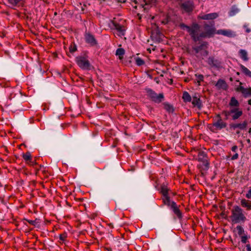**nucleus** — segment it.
Returning a JSON list of instances; mask_svg holds the SVG:
<instances>
[{"label": "nucleus", "instance_id": "473e14b6", "mask_svg": "<svg viewBox=\"0 0 251 251\" xmlns=\"http://www.w3.org/2000/svg\"><path fill=\"white\" fill-rule=\"evenodd\" d=\"M248 239V237L246 235H243L241 236V241L243 243H246L247 242V240Z\"/></svg>", "mask_w": 251, "mask_h": 251}, {"label": "nucleus", "instance_id": "58836bf2", "mask_svg": "<svg viewBox=\"0 0 251 251\" xmlns=\"http://www.w3.org/2000/svg\"><path fill=\"white\" fill-rule=\"evenodd\" d=\"M246 247L248 251H251V247L250 245H247Z\"/></svg>", "mask_w": 251, "mask_h": 251}, {"label": "nucleus", "instance_id": "bb28decb", "mask_svg": "<svg viewBox=\"0 0 251 251\" xmlns=\"http://www.w3.org/2000/svg\"><path fill=\"white\" fill-rule=\"evenodd\" d=\"M230 105L231 106H237L238 105V102L234 98H232L230 102Z\"/></svg>", "mask_w": 251, "mask_h": 251}, {"label": "nucleus", "instance_id": "9d476101", "mask_svg": "<svg viewBox=\"0 0 251 251\" xmlns=\"http://www.w3.org/2000/svg\"><path fill=\"white\" fill-rule=\"evenodd\" d=\"M236 90L237 91L241 92L245 97L251 95V88H244L242 86H239L237 88Z\"/></svg>", "mask_w": 251, "mask_h": 251}, {"label": "nucleus", "instance_id": "37998d69", "mask_svg": "<svg viewBox=\"0 0 251 251\" xmlns=\"http://www.w3.org/2000/svg\"><path fill=\"white\" fill-rule=\"evenodd\" d=\"M248 103L250 105H251V99L249 101H248Z\"/></svg>", "mask_w": 251, "mask_h": 251}, {"label": "nucleus", "instance_id": "c756f323", "mask_svg": "<svg viewBox=\"0 0 251 251\" xmlns=\"http://www.w3.org/2000/svg\"><path fill=\"white\" fill-rule=\"evenodd\" d=\"M136 63L138 66H141V65H142L143 64H144V62L140 58L137 57V58H136Z\"/></svg>", "mask_w": 251, "mask_h": 251}, {"label": "nucleus", "instance_id": "f704fd0d", "mask_svg": "<svg viewBox=\"0 0 251 251\" xmlns=\"http://www.w3.org/2000/svg\"><path fill=\"white\" fill-rule=\"evenodd\" d=\"M246 197L248 199H251V189L246 194Z\"/></svg>", "mask_w": 251, "mask_h": 251}, {"label": "nucleus", "instance_id": "f03ea898", "mask_svg": "<svg viewBox=\"0 0 251 251\" xmlns=\"http://www.w3.org/2000/svg\"><path fill=\"white\" fill-rule=\"evenodd\" d=\"M180 27L182 29L186 30L195 41L199 39L198 31L200 27L198 25L193 24L191 27H189L184 24H181Z\"/></svg>", "mask_w": 251, "mask_h": 251}, {"label": "nucleus", "instance_id": "6e6552de", "mask_svg": "<svg viewBox=\"0 0 251 251\" xmlns=\"http://www.w3.org/2000/svg\"><path fill=\"white\" fill-rule=\"evenodd\" d=\"M218 17L217 13H212L207 14L201 15L199 16V18L202 20H213Z\"/></svg>", "mask_w": 251, "mask_h": 251}, {"label": "nucleus", "instance_id": "49530a36", "mask_svg": "<svg viewBox=\"0 0 251 251\" xmlns=\"http://www.w3.org/2000/svg\"><path fill=\"white\" fill-rule=\"evenodd\" d=\"M121 34H122V35H124V32H123V31H121Z\"/></svg>", "mask_w": 251, "mask_h": 251}, {"label": "nucleus", "instance_id": "2eb2a0df", "mask_svg": "<svg viewBox=\"0 0 251 251\" xmlns=\"http://www.w3.org/2000/svg\"><path fill=\"white\" fill-rule=\"evenodd\" d=\"M192 103L194 106L199 108L201 107V101L200 98L197 96L193 97Z\"/></svg>", "mask_w": 251, "mask_h": 251}, {"label": "nucleus", "instance_id": "72a5a7b5", "mask_svg": "<svg viewBox=\"0 0 251 251\" xmlns=\"http://www.w3.org/2000/svg\"><path fill=\"white\" fill-rule=\"evenodd\" d=\"M196 76L197 77V78L198 79V82H200L202 80L203 78L202 75H196Z\"/></svg>", "mask_w": 251, "mask_h": 251}, {"label": "nucleus", "instance_id": "393cba45", "mask_svg": "<svg viewBox=\"0 0 251 251\" xmlns=\"http://www.w3.org/2000/svg\"><path fill=\"white\" fill-rule=\"evenodd\" d=\"M163 104H164V108L165 110H166L169 112H173L174 109H173V106L171 105H170L168 103H165Z\"/></svg>", "mask_w": 251, "mask_h": 251}, {"label": "nucleus", "instance_id": "5701e85b", "mask_svg": "<svg viewBox=\"0 0 251 251\" xmlns=\"http://www.w3.org/2000/svg\"><path fill=\"white\" fill-rule=\"evenodd\" d=\"M239 11V9L237 7L235 6H232L230 12H229V15L230 16H233L238 13Z\"/></svg>", "mask_w": 251, "mask_h": 251}, {"label": "nucleus", "instance_id": "de8ad7c7", "mask_svg": "<svg viewBox=\"0 0 251 251\" xmlns=\"http://www.w3.org/2000/svg\"><path fill=\"white\" fill-rule=\"evenodd\" d=\"M250 31V30L249 29H247V32H249Z\"/></svg>", "mask_w": 251, "mask_h": 251}, {"label": "nucleus", "instance_id": "ddd939ff", "mask_svg": "<svg viewBox=\"0 0 251 251\" xmlns=\"http://www.w3.org/2000/svg\"><path fill=\"white\" fill-rule=\"evenodd\" d=\"M213 126L217 129H221L226 126V125L225 122L223 121L221 119L218 120L217 122L213 123Z\"/></svg>", "mask_w": 251, "mask_h": 251}, {"label": "nucleus", "instance_id": "79ce46f5", "mask_svg": "<svg viewBox=\"0 0 251 251\" xmlns=\"http://www.w3.org/2000/svg\"><path fill=\"white\" fill-rule=\"evenodd\" d=\"M168 21H169V20H168V19H167L166 21H162V23L163 24H166L168 23Z\"/></svg>", "mask_w": 251, "mask_h": 251}, {"label": "nucleus", "instance_id": "e433bc0d", "mask_svg": "<svg viewBox=\"0 0 251 251\" xmlns=\"http://www.w3.org/2000/svg\"><path fill=\"white\" fill-rule=\"evenodd\" d=\"M213 61H214V59L213 58H208V62L209 64H213Z\"/></svg>", "mask_w": 251, "mask_h": 251}, {"label": "nucleus", "instance_id": "39448f33", "mask_svg": "<svg viewBox=\"0 0 251 251\" xmlns=\"http://www.w3.org/2000/svg\"><path fill=\"white\" fill-rule=\"evenodd\" d=\"M242 111L238 108H231L229 111L226 112V115H231L232 119L236 120L242 115Z\"/></svg>", "mask_w": 251, "mask_h": 251}, {"label": "nucleus", "instance_id": "20e7f679", "mask_svg": "<svg viewBox=\"0 0 251 251\" xmlns=\"http://www.w3.org/2000/svg\"><path fill=\"white\" fill-rule=\"evenodd\" d=\"M148 96L154 101L156 102H160L163 99V95L159 94L157 95L151 90H149L147 91Z\"/></svg>", "mask_w": 251, "mask_h": 251}, {"label": "nucleus", "instance_id": "412c9836", "mask_svg": "<svg viewBox=\"0 0 251 251\" xmlns=\"http://www.w3.org/2000/svg\"><path fill=\"white\" fill-rule=\"evenodd\" d=\"M246 126H247V123H246V122H244L243 123L236 124L233 125L232 126V127L234 129L239 128L241 129H243L246 127Z\"/></svg>", "mask_w": 251, "mask_h": 251}, {"label": "nucleus", "instance_id": "6ab92c4d", "mask_svg": "<svg viewBox=\"0 0 251 251\" xmlns=\"http://www.w3.org/2000/svg\"><path fill=\"white\" fill-rule=\"evenodd\" d=\"M169 189L166 186H162L161 189V192L162 193V195H163V201L164 202L165 199L166 198L170 199L169 197L168 196V193Z\"/></svg>", "mask_w": 251, "mask_h": 251}, {"label": "nucleus", "instance_id": "f8f14e48", "mask_svg": "<svg viewBox=\"0 0 251 251\" xmlns=\"http://www.w3.org/2000/svg\"><path fill=\"white\" fill-rule=\"evenodd\" d=\"M181 7L186 12L191 11L194 7L193 3L190 1L183 3Z\"/></svg>", "mask_w": 251, "mask_h": 251}, {"label": "nucleus", "instance_id": "4be33fe9", "mask_svg": "<svg viewBox=\"0 0 251 251\" xmlns=\"http://www.w3.org/2000/svg\"><path fill=\"white\" fill-rule=\"evenodd\" d=\"M182 99L185 102H190L192 100L191 96L187 92L183 93Z\"/></svg>", "mask_w": 251, "mask_h": 251}, {"label": "nucleus", "instance_id": "a19ab883", "mask_svg": "<svg viewBox=\"0 0 251 251\" xmlns=\"http://www.w3.org/2000/svg\"><path fill=\"white\" fill-rule=\"evenodd\" d=\"M202 156L203 157H204V154L203 153H200L199 155V159H200V156Z\"/></svg>", "mask_w": 251, "mask_h": 251}, {"label": "nucleus", "instance_id": "4c0bfd02", "mask_svg": "<svg viewBox=\"0 0 251 251\" xmlns=\"http://www.w3.org/2000/svg\"><path fill=\"white\" fill-rule=\"evenodd\" d=\"M237 147L236 146H233V147H232V149H231L232 151H234V152H235V151H236L237 150Z\"/></svg>", "mask_w": 251, "mask_h": 251}, {"label": "nucleus", "instance_id": "1a4fd4ad", "mask_svg": "<svg viewBox=\"0 0 251 251\" xmlns=\"http://www.w3.org/2000/svg\"><path fill=\"white\" fill-rule=\"evenodd\" d=\"M216 33L218 34H221L228 37H233L235 35V34L231 30L226 29L218 30L216 32Z\"/></svg>", "mask_w": 251, "mask_h": 251}, {"label": "nucleus", "instance_id": "c85d7f7f", "mask_svg": "<svg viewBox=\"0 0 251 251\" xmlns=\"http://www.w3.org/2000/svg\"><path fill=\"white\" fill-rule=\"evenodd\" d=\"M67 237V234L66 232H64L62 234H60L59 235V239L62 241V242H64L65 241L66 238Z\"/></svg>", "mask_w": 251, "mask_h": 251}, {"label": "nucleus", "instance_id": "f3484780", "mask_svg": "<svg viewBox=\"0 0 251 251\" xmlns=\"http://www.w3.org/2000/svg\"><path fill=\"white\" fill-rule=\"evenodd\" d=\"M241 204L242 207H246L247 209H251V201L243 199L241 201Z\"/></svg>", "mask_w": 251, "mask_h": 251}, {"label": "nucleus", "instance_id": "f257e3e1", "mask_svg": "<svg viewBox=\"0 0 251 251\" xmlns=\"http://www.w3.org/2000/svg\"><path fill=\"white\" fill-rule=\"evenodd\" d=\"M231 220L233 223L244 222L246 219L242 209L238 206H234L231 210Z\"/></svg>", "mask_w": 251, "mask_h": 251}, {"label": "nucleus", "instance_id": "a211bd4d", "mask_svg": "<svg viewBox=\"0 0 251 251\" xmlns=\"http://www.w3.org/2000/svg\"><path fill=\"white\" fill-rule=\"evenodd\" d=\"M216 86L218 89H225L226 87V84L223 80L219 79L216 84Z\"/></svg>", "mask_w": 251, "mask_h": 251}, {"label": "nucleus", "instance_id": "4468645a", "mask_svg": "<svg viewBox=\"0 0 251 251\" xmlns=\"http://www.w3.org/2000/svg\"><path fill=\"white\" fill-rule=\"evenodd\" d=\"M86 41L91 45L96 44V40L93 35L89 33H86L85 36Z\"/></svg>", "mask_w": 251, "mask_h": 251}, {"label": "nucleus", "instance_id": "c9c22d12", "mask_svg": "<svg viewBox=\"0 0 251 251\" xmlns=\"http://www.w3.org/2000/svg\"><path fill=\"white\" fill-rule=\"evenodd\" d=\"M238 158V154L237 153H235L232 157L231 160H235Z\"/></svg>", "mask_w": 251, "mask_h": 251}, {"label": "nucleus", "instance_id": "aec40b11", "mask_svg": "<svg viewBox=\"0 0 251 251\" xmlns=\"http://www.w3.org/2000/svg\"><path fill=\"white\" fill-rule=\"evenodd\" d=\"M240 68L242 72L247 76L251 77V72L245 66L243 65H240Z\"/></svg>", "mask_w": 251, "mask_h": 251}, {"label": "nucleus", "instance_id": "0eeeda50", "mask_svg": "<svg viewBox=\"0 0 251 251\" xmlns=\"http://www.w3.org/2000/svg\"><path fill=\"white\" fill-rule=\"evenodd\" d=\"M204 28L206 32L201 34L200 36L201 37H210L215 33V29L213 25L211 26L206 25H205Z\"/></svg>", "mask_w": 251, "mask_h": 251}, {"label": "nucleus", "instance_id": "a18cd8bd", "mask_svg": "<svg viewBox=\"0 0 251 251\" xmlns=\"http://www.w3.org/2000/svg\"><path fill=\"white\" fill-rule=\"evenodd\" d=\"M247 142H248V143H250V142H251V141H250V139H248V140H247Z\"/></svg>", "mask_w": 251, "mask_h": 251}, {"label": "nucleus", "instance_id": "9b49d317", "mask_svg": "<svg viewBox=\"0 0 251 251\" xmlns=\"http://www.w3.org/2000/svg\"><path fill=\"white\" fill-rule=\"evenodd\" d=\"M154 0H152L151 2L150 3L148 0H145L143 1H141L140 3L137 4V5L134 6L135 8H137L138 7L139 8H143L144 10H146L148 8V5L149 4L152 5L153 1Z\"/></svg>", "mask_w": 251, "mask_h": 251}, {"label": "nucleus", "instance_id": "dca6fc26", "mask_svg": "<svg viewBox=\"0 0 251 251\" xmlns=\"http://www.w3.org/2000/svg\"><path fill=\"white\" fill-rule=\"evenodd\" d=\"M239 54L240 57L242 59H243L245 61H247L249 60L248 57V53L246 50H240L239 51Z\"/></svg>", "mask_w": 251, "mask_h": 251}, {"label": "nucleus", "instance_id": "ea45409f", "mask_svg": "<svg viewBox=\"0 0 251 251\" xmlns=\"http://www.w3.org/2000/svg\"><path fill=\"white\" fill-rule=\"evenodd\" d=\"M28 222L29 223H30L31 225H34L35 223V221L30 220V221H28Z\"/></svg>", "mask_w": 251, "mask_h": 251}, {"label": "nucleus", "instance_id": "cd10ccee", "mask_svg": "<svg viewBox=\"0 0 251 251\" xmlns=\"http://www.w3.org/2000/svg\"><path fill=\"white\" fill-rule=\"evenodd\" d=\"M236 229H237L238 233L239 235H242L244 233V230L243 228V227H241V226H237L236 227Z\"/></svg>", "mask_w": 251, "mask_h": 251}, {"label": "nucleus", "instance_id": "a878e982", "mask_svg": "<svg viewBox=\"0 0 251 251\" xmlns=\"http://www.w3.org/2000/svg\"><path fill=\"white\" fill-rule=\"evenodd\" d=\"M23 157L26 162L30 161L31 159V155L29 152H26L25 154H23Z\"/></svg>", "mask_w": 251, "mask_h": 251}, {"label": "nucleus", "instance_id": "b1692460", "mask_svg": "<svg viewBox=\"0 0 251 251\" xmlns=\"http://www.w3.org/2000/svg\"><path fill=\"white\" fill-rule=\"evenodd\" d=\"M124 53V50L122 48H119L117 50L116 54L119 56L120 59H122Z\"/></svg>", "mask_w": 251, "mask_h": 251}, {"label": "nucleus", "instance_id": "7ed1b4c3", "mask_svg": "<svg viewBox=\"0 0 251 251\" xmlns=\"http://www.w3.org/2000/svg\"><path fill=\"white\" fill-rule=\"evenodd\" d=\"M164 204L170 207L178 218L181 217V213L175 202L171 201L170 199L166 198L164 201Z\"/></svg>", "mask_w": 251, "mask_h": 251}, {"label": "nucleus", "instance_id": "2f4dec72", "mask_svg": "<svg viewBox=\"0 0 251 251\" xmlns=\"http://www.w3.org/2000/svg\"><path fill=\"white\" fill-rule=\"evenodd\" d=\"M69 49L71 52H74L76 50V47L75 45H71Z\"/></svg>", "mask_w": 251, "mask_h": 251}, {"label": "nucleus", "instance_id": "c03bdc74", "mask_svg": "<svg viewBox=\"0 0 251 251\" xmlns=\"http://www.w3.org/2000/svg\"><path fill=\"white\" fill-rule=\"evenodd\" d=\"M249 132L250 134H251V128H250Z\"/></svg>", "mask_w": 251, "mask_h": 251}, {"label": "nucleus", "instance_id": "7c9ffc66", "mask_svg": "<svg viewBox=\"0 0 251 251\" xmlns=\"http://www.w3.org/2000/svg\"><path fill=\"white\" fill-rule=\"evenodd\" d=\"M9 2L12 5H17L21 0H8Z\"/></svg>", "mask_w": 251, "mask_h": 251}, {"label": "nucleus", "instance_id": "423d86ee", "mask_svg": "<svg viewBox=\"0 0 251 251\" xmlns=\"http://www.w3.org/2000/svg\"><path fill=\"white\" fill-rule=\"evenodd\" d=\"M77 65L82 69H87L89 67V63L88 60L82 56H78L76 58Z\"/></svg>", "mask_w": 251, "mask_h": 251}]
</instances>
